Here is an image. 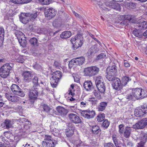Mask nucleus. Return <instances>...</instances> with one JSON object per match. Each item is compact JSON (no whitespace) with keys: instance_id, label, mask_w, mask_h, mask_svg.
I'll use <instances>...</instances> for the list:
<instances>
[{"instance_id":"nucleus-1","label":"nucleus","mask_w":147,"mask_h":147,"mask_svg":"<svg viewBox=\"0 0 147 147\" xmlns=\"http://www.w3.org/2000/svg\"><path fill=\"white\" fill-rule=\"evenodd\" d=\"M83 38L82 35L78 34L74 38H71V41L73 44V47L74 50L81 47L83 43Z\"/></svg>"},{"instance_id":"nucleus-2","label":"nucleus","mask_w":147,"mask_h":147,"mask_svg":"<svg viewBox=\"0 0 147 147\" xmlns=\"http://www.w3.org/2000/svg\"><path fill=\"white\" fill-rule=\"evenodd\" d=\"M107 74L106 76L109 80H112L116 75L117 72V67L114 64L109 66L107 68Z\"/></svg>"},{"instance_id":"nucleus-3","label":"nucleus","mask_w":147,"mask_h":147,"mask_svg":"<svg viewBox=\"0 0 147 147\" xmlns=\"http://www.w3.org/2000/svg\"><path fill=\"white\" fill-rule=\"evenodd\" d=\"M105 5L106 7H103V6H101V7L103 10L106 11H109L111 9V8H113L118 11H120L121 10L119 4L116 2H107L106 3Z\"/></svg>"},{"instance_id":"nucleus-4","label":"nucleus","mask_w":147,"mask_h":147,"mask_svg":"<svg viewBox=\"0 0 147 147\" xmlns=\"http://www.w3.org/2000/svg\"><path fill=\"white\" fill-rule=\"evenodd\" d=\"M134 96L137 99L143 98L147 96L146 91L140 88H136L132 90Z\"/></svg>"},{"instance_id":"nucleus-5","label":"nucleus","mask_w":147,"mask_h":147,"mask_svg":"<svg viewBox=\"0 0 147 147\" xmlns=\"http://www.w3.org/2000/svg\"><path fill=\"white\" fill-rule=\"evenodd\" d=\"M53 76L51 78V84L53 88L56 87L57 85L58 82L62 76L61 73L60 71H56L53 73Z\"/></svg>"},{"instance_id":"nucleus-6","label":"nucleus","mask_w":147,"mask_h":147,"mask_svg":"<svg viewBox=\"0 0 147 147\" xmlns=\"http://www.w3.org/2000/svg\"><path fill=\"white\" fill-rule=\"evenodd\" d=\"M38 95V88L35 87H32L29 89L28 91V96L30 101L34 103L36 100Z\"/></svg>"},{"instance_id":"nucleus-7","label":"nucleus","mask_w":147,"mask_h":147,"mask_svg":"<svg viewBox=\"0 0 147 147\" xmlns=\"http://www.w3.org/2000/svg\"><path fill=\"white\" fill-rule=\"evenodd\" d=\"M51 136L45 135L44 140L42 141V145L43 147H53L57 144V142L55 140H53Z\"/></svg>"},{"instance_id":"nucleus-8","label":"nucleus","mask_w":147,"mask_h":147,"mask_svg":"<svg viewBox=\"0 0 147 147\" xmlns=\"http://www.w3.org/2000/svg\"><path fill=\"white\" fill-rule=\"evenodd\" d=\"M12 67L8 63L4 65L0 68V76L3 78H6L9 74L10 70L11 69Z\"/></svg>"},{"instance_id":"nucleus-9","label":"nucleus","mask_w":147,"mask_h":147,"mask_svg":"<svg viewBox=\"0 0 147 147\" xmlns=\"http://www.w3.org/2000/svg\"><path fill=\"white\" fill-rule=\"evenodd\" d=\"M16 36L18 38L20 45L22 47H26L27 44L26 38L22 32L19 30H16L15 32Z\"/></svg>"},{"instance_id":"nucleus-10","label":"nucleus","mask_w":147,"mask_h":147,"mask_svg":"<svg viewBox=\"0 0 147 147\" xmlns=\"http://www.w3.org/2000/svg\"><path fill=\"white\" fill-rule=\"evenodd\" d=\"M11 89L14 94L21 97H24L25 94L22 90L17 85L13 84L11 87Z\"/></svg>"},{"instance_id":"nucleus-11","label":"nucleus","mask_w":147,"mask_h":147,"mask_svg":"<svg viewBox=\"0 0 147 147\" xmlns=\"http://www.w3.org/2000/svg\"><path fill=\"white\" fill-rule=\"evenodd\" d=\"M147 125V118H145L137 122L133 125V128L136 129L144 128Z\"/></svg>"},{"instance_id":"nucleus-12","label":"nucleus","mask_w":147,"mask_h":147,"mask_svg":"<svg viewBox=\"0 0 147 147\" xmlns=\"http://www.w3.org/2000/svg\"><path fill=\"white\" fill-rule=\"evenodd\" d=\"M44 13L45 17L50 19L55 16L57 11L53 8L51 7L45 8Z\"/></svg>"},{"instance_id":"nucleus-13","label":"nucleus","mask_w":147,"mask_h":147,"mask_svg":"<svg viewBox=\"0 0 147 147\" xmlns=\"http://www.w3.org/2000/svg\"><path fill=\"white\" fill-rule=\"evenodd\" d=\"M112 80L109 81H113L112 85L114 88L118 90H120L122 88L123 86L122 85L121 81L119 78L116 77H115Z\"/></svg>"},{"instance_id":"nucleus-14","label":"nucleus","mask_w":147,"mask_h":147,"mask_svg":"<svg viewBox=\"0 0 147 147\" xmlns=\"http://www.w3.org/2000/svg\"><path fill=\"white\" fill-rule=\"evenodd\" d=\"M68 116L70 121L73 123L78 124L81 123L82 122V120L79 117L75 114L70 113L68 114Z\"/></svg>"},{"instance_id":"nucleus-15","label":"nucleus","mask_w":147,"mask_h":147,"mask_svg":"<svg viewBox=\"0 0 147 147\" xmlns=\"http://www.w3.org/2000/svg\"><path fill=\"white\" fill-rule=\"evenodd\" d=\"M81 116L85 118L89 119L93 118L95 115L94 111H90L89 110L83 111L81 113Z\"/></svg>"},{"instance_id":"nucleus-16","label":"nucleus","mask_w":147,"mask_h":147,"mask_svg":"<svg viewBox=\"0 0 147 147\" xmlns=\"http://www.w3.org/2000/svg\"><path fill=\"white\" fill-rule=\"evenodd\" d=\"M22 76L24 77L25 82H29L32 80L33 75L30 71H25L23 73Z\"/></svg>"},{"instance_id":"nucleus-17","label":"nucleus","mask_w":147,"mask_h":147,"mask_svg":"<svg viewBox=\"0 0 147 147\" xmlns=\"http://www.w3.org/2000/svg\"><path fill=\"white\" fill-rule=\"evenodd\" d=\"M121 20H127L131 22L135 23L136 22V18L134 16L131 15H125L121 16Z\"/></svg>"},{"instance_id":"nucleus-18","label":"nucleus","mask_w":147,"mask_h":147,"mask_svg":"<svg viewBox=\"0 0 147 147\" xmlns=\"http://www.w3.org/2000/svg\"><path fill=\"white\" fill-rule=\"evenodd\" d=\"M5 96L9 101L12 102H17L20 99L19 97L9 94H6Z\"/></svg>"},{"instance_id":"nucleus-19","label":"nucleus","mask_w":147,"mask_h":147,"mask_svg":"<svg viewBox=\"0 0 147 147\" xmlns=\"http://www.w3.org/2000/svg\"><path fill=\"white\" fill-rule=\"evenodd\" d=\"M84 87L87 91H90L94 89L92 82L90 80L85 81L84 84Z\"/></svg>"},{"instance_id":"nucleus-20","label":"nucleus","mask_w":147,"mask_h":147,"mask_svg":"<svg viewBox=\"0 0 147 147\" xmlns=\"http://www.w3.org/2000/svg\"><path fill=\"white\" fill-rule=\"evenodd\" d=\"M27 13H22L20 16V21L23 23L26 24L29 21V18Z\"/></svg>"},{"instance_id":"nucleus-21","label":"nucleus","mask_w":147,"mask_h":147,"mask_svg":"<svg viewBox=\"0 0 147 147\" xmlns=\"http://www.w3.org/2000/svg\"><path fill=\"white\" fill-rule=\"evenodd\" d=\"M113 140L116 147H121V143L120 141L117 139L116 135H113L112 136Z\"/></svg>"},{"instance_id":"nucleus-22","label":"nucleus","mask_w":147,"mask_h":147,"mask_svg":"<svg viewBox=\"0 0 147 147\" xmlns=\"http://www.w3.org/2000/svg\"><path fill=\"white\" fill-rule=\"evenodd\" d=\"M71 33L70 31H65L63 32L60 35V37L63 39H66L70 37Z\"/></svg>"},{"instance_id":"nucleus-23","label":"nucleus","mask_w":147,"mask_h":147,"mask_svg":"<svg viewBox=\"0 0 147 147\" xmlns=\"http://www.w3.org/2000/svg\"><path fill=\"white\" fill-rule=\"evenodd\" d=\"M137 26L139 28V30H145L147 28V22L145 21L140 22L137 25Z\"/></svg>"},{"instance_id":"nucleus-24","label":"nucleus","mask_w":147,"mask_h":147,"mask_svg":"<svg viewBox=\"0 0 147 147\" xmlns=\"http://www.w3.org/2000/svg\"><path fill=\"white\" fill-rule=\"evenodd\" d=\"M91 67H88L84 69V72L85 75L90 77L93 76L92 74V70Z\"/></svg>"},{"instance_id":"nucleus-25","label":"nucleus","mask_w":147,"mask_h":147,"mask_svg":"<svg viewBox=\"0 0 147 147\" xmlns=\"http://www.w3.org/2000/svg\"><path fill=\"white\" fill-rule=\"evenodd\" d=\"M75 63L79 65H82L84 62L85 59L83 57L77 58L74 59Z\"/></svg>"},{"instance_id":"nucleus-26","label":"nucleus","mask_w":147,"mask_h":147,"mask_svg":"<svg viewBox=\"0 0 147 147\" xmlns=\"http://www.w3.org/2000/svg\"><path fill=\"white\" fill-rule=\"evenodd\" d=\"M37 12L36 11L32 13H27L26 15L28 17V18L31 20L32 21L34 20L37 16Z\"/></svg>"},{"instance_id":"nucleus-27","label":"nucleus","mask_w":147,"mask_h":147,"mask_svg":"<svg viewBox=\"0 0 147 147\" xmlns=\"http://www.w3.org/2000/svg\"><path fill=\"white\" fill-rule=\"evenodd\" d=\"M107 102H102L100 103V105L98 106V111H102L104 110L107 105Z\"/></svg>"},{"instance_id":"nucleus-28","label":"nucleus","mask_w":147,"mask_h":147,"mask_svg":"<svg viewBox=\"0 0 147 147\" xmlns=\"http://www.w3.org/2000/svg\"><path fill=\"white\" fill-rule=\"evenodd\" d=\"M57 110L58 113L62 115H65L66 114V110L63 107L58 106L56 108Z\"/></svg>"},{"instance_id":"nucleus-29","label":"nucleus","mask_w":147,"mask_h":147,"mask_svg":"<svg viewBox=\"0 0 147 147\" xmlns=\"http://www.w3.org/2000/svg\"><path fill=\"white\" fill-rule=\"evenodd\" d=\"M131 129L130 127H126L125 131L124 132L123 135L126 138H128L131 134Z\"/></svg>"},{"instance_id":"nucleus-30","label":"nucleus","mask_w":147,"mask_h":147,"mask_svg":"<svg viewBox=\"0 0 147 147\" xmlns=\"http://www.w3.org/2000/svg\"><path fill=\"white\" fill-rule=\"evenodd\" d=\"M96 53V51L95 48L92 47L89 49L86 54L89 57H90L91 55H94Z\"/></svg>"},{"instance_id":"nucleus-31","label":"nucleus","mask_w":147,"mask_h":147,"mask_svg":"<svg viewBox=\"0 0 147 147\" xmlns=\"http://www.w3.org/2000/svg\"><path fill=\"white\" fill-rule=\"evenodd\" d=\"M29 42L30 44L33 46H37L38 45V40L34 37L31 38L29 40Z\"/></svg>"},{"instance_id":"nucleus-32","label":"nucleus","mask_w":147,"mask_h":147,"mask_svg":"<svg viewBox=\"0 0 147 147\" xmlns=\"http://www.w3.org/2000/svg\"><path fill=\"white\" fill-rule=\"evenodd\" d=\"M99 92L101 93H104L105 90V86L104 83H101L100 85L97 86Z\"/></svg>"},{"instance_id":"nucleus-33","label":"nucleus","mask_w":147,"mask_h":147,"mask_svg":"<svg viewBox=\"0 0 147 147\" xmlns=\"http://www.w3.org/2000/svg\"><path fill=\"white\" fill-rule=\"evenodd\" d=\"M140 138L141 140V141L145 143L147 140V134L144 132H142L141 133Z\"/></svg>"},{"instance_id":"nucleus-34","label":"nucleus","mask_w":147,"mask_h":147,"mask_svg":"<svg viewBox=\"0 0 147 147\" xmlns=\"http://www.w3.org/2000/svg\"><path fill=\"white\" fill-rule=\"evenodd\" d=\"M4 31L3 28L2 27H0V45L3 42L4 37Z\"/></svg>"},{"instance_id":"nucleus-35","label":"nucleus","mask_w":147,"mask_h":147,"mask_svg":"<svg viewBox=\"0 0 147 147\" xmlns=\"http://www.w3.org/2000/svg\"><path fill=\"white\" fill-rule=\"evenodd\" d=\"M93 76L97 74L99 71V69L96 66H91Z\"/></svg>"},{"instance_id":"nucleus-36","label":"nucleus","mask_w":147,"mask_h":147,"mask_svg":"<svg viewBox=\"0 0 147 147\" xmlns=\"http://www.w3.org/2000/svg\"><path fill=\"white\" fill-rule=\"evenodd\" d=\"M92 131L94 134H98L100 131L99 127L96 125L92 127Z\"/></svg>"},{"instance_id":"nucleus-37","label":"nucleus","mask_w":147,"mask_h":147,"mask_svg":"<svg viewBox=\"0 0 147 147\" xmlns=\"http://www.w3.org/2000/svg\"><path fill=\"white\" fill-rule=\"evenodd\" d=\"M131 80L129 77L127 76H123L122 79V85L123 86H125L129 80Z\"/></svg>"},{"instance_id":"nucleus-38","label":"nucleus","mask_w":147,"mask_h":147,"mask_svg":"<svg viewBox=\"0 0 147 147\" xmlns=\"http://www.w3.org/2000/svg\"><path fill=\"white\" fill-rule=\"evenodd\" d=\"M38 78L37 77L35 76L32 80V83L34 84L32 87H35L38 88L39 87L38 84Z\"/></svg>"},{"instance_id":"nucleus-39","label":"nucleus","mask_w":147,"mask_h":147,"mask_svg":"<svg viewBox=\"0 0 147 147\" xmlns=\"http://www.w3.org/2000/svg\"><path fill=\"white\" fill-rule=\"evenodd\" d=\"M134 115L136 117H141L144 115L142 110L141 109L139 110L136 109L134 111Z\"/></svg>"},{"instance_id":"nucleus-40","label":"nucleus","mask_w":147,"mask_h":147,"mask_svg":"<svg viewBox=\"0 0 147 147\" xmlns=\"http://www.w3.org/2000/svg\"><path fill=\"white\" fill-rule=\"evenodd\" d=\"M42 107L43 108V109L44 111L45 112H46L47 113H49V114L52 115L51 113H49V112L52 109L50 108V107H49L46 104H44L42 105Z\"/></svg>"},{"instance_id":"nucleus-41","label":"nucleus","mask_w":147,"mask_h":147,"mask_svg":"<svg viewBox=\"0 0 147 147\" xmlns=\"http://www.w3.org/2000/svg\"><path fill=\"white\" fill-rule=\"evenodd\" d=\"M4 123L7 128H9L12 127V123L10 120L6 119L5 120Z\"/></svg>"},{"instance_id":"nucleus-42","label":"nucleus","mask_w":147,"mask_h":147,"mask_svg":"<svg viewBox=\"0 0 147 147\" xmlns=\"http://www.w3.org/2000/svg\"><path fill=\"white\" fill-rule=\"evenodd\" d=\"M105 114L104 113L99 114L97 117V121L99 122L102 121L105 119Z\"/></svg>"},{"instance_id":"nucleus-43","label":"nucleus","mask_w":147,"mask_h":147,"mask_svg":"<svg viewBox=\"0 0 147 147\" xmlns=\"http://www.w3.org/2000/svg\"><path fill=\"white\" fill-rule=\"evenodd\" d=\"M53 25L55 27H59L61 24V22L60 20L56 19L53 22Z\"/></svg>"},{"instance_id":"nucleus-44","label":"nucleus","mask_w":147,"mask_h":147,"mask_svg":"<svg viewBox=\"0 0 147 147\" xmlns=\"http://www.w3.org/2000/svg\"><path fill=\"white\" fill-rule=\"evenodd\" d=\"M102 78L100 76H97L96 78L95 81V83L96 87L100 85L101 83H104L103 82H102L101 79Z\"/></svg>"},{"instance_id":"nucleus-45","label":"nucleus","mask_w":147,"mask_h":147,"mask_svg":"<svg viewBox=\"0 0 147 147\" xmlns=\"http://www.w3.org/2000/svg\"><path fill=\"white\" fill-rule=\"evenodd\" d=\"M132 33L135 36L138 37H141L142 36V33L139 32L138 30H134Z\"/></svg>"},{"instance_id":"nucleus-46","label":"nucleus","mask_w":147,"mask_h":147,"mask_svg":"<svg viewBox=\"0 0 147 147\" xmlns=\"http://www.w3.org/2000/svg\"><path fill=\"white\" fill-rule=\"evenodd\" d=\"M110 123L107 119L105 120L102 123V127L107 129L109 127Z\"/></svg>"},{"instance_id":"nucleus-47","label":"nucleus","mask_w":147,"mask_h":147,"mask_svg":"<svg viewBox=\"0 0 147 147\" xmlns=\"http://www.w3.org/2000/svg\"><path fill=\"white\" fill-rule=\"evenodd\" d=\"M40 3L42 5H48L51 3V0H39Z\"/></svg>"},{"instance_id":"nucleus-48","label":"nucleus","mask_w":147,"mask_h":147,"mask_svg":"<svg viewBox=\"0 0 147 147\" xmlns=\"http://www.w3.org/2000/svg\"><path fill=\"white\" fill-rule=\"evenodd\" d=\"M93 93L94 95L98 99H100L101 98V96L99 92L96 90H94L93 91Z\"/></svg>"},{"instance_id":"nucleus-49","label":"nucleus","mask_w":147,"mask_h":147,"mask_svg":"<svg viewBox=\"0 0 147 147\" xmlns=\"http://www.w3.org/2000/svg\"><path fill=\"white\" fill-rule=\"evenodd\" d=\"M124 125L123 124H120L119 125V131L120 133L122 134L123 132V127Z\"/></svg>"},{"instance_id":"nucleus-50","label":"nucleus","mask_w":147,"mask_h":147,"mask_svg":"<svg viewBox=\"0 0 147 147\" xmlns=\"http://www.w3.org/2000/svg\"><path fill=\"white\" fill-rule=\"evenodd\" d=\"M10 1L15 4H22V0H10Z\"/></svg>"},{"instance_id":"nucleus-51","label":"nucleus","mask_w":147,"mask_h":147,"mask_svg":"<svg viewBox=\"0 0 147 147\" xmlns=\"http://www.w3.org/2000/svg\"><path fill=\"white\" fill-rule=\"evenodd\" d=\"M74 133L72 131L69 130L66 132V134L68 137H70L73 135Z\"/></svg>"},{"instance_id":"nucleus-52","label":"nucleus","mask_w":147,"mask_h":147,"mask_svg":"<svg viewBox=\"0 0 147 147\" xmlns=\"http://www.w3.org/2000/svg\"><path fill=\"white\" fill-rule=\"evenodd\" d=\"M106 55L104 53H102L98 55L96 58V60L99 59H101L103 58V57H105Z\"/></svg>"},{"instance_id":"nucleus-53","label":"nucleus","mask_w":147,"mask_h":147,"mask_svg":"<svg viewBox=\"0 0 147 147\" xmlns=\"http://www.w3.org/2000/svg\"><path fill=\"white\" fill-rule=\"evenodd\" d=\"M75 144H76V147H79L82 145V142L80 140H78Z\"/></svg>"},{"instance_id":"nucleus-54","label":"nucleus","mask_w":147,"mask_h":147,"mask_svg":"<svg viewBox=\"0 0 147 147\" xmlns=\"http://www.w3.org/2000/svg\"><path fill=\"white\" fill-rule=\"evenodd\" d=\"M104 147H115L114 145L111 143H108L105 144L104 145Z\"/></svg>"},{"instance_id":"nucleus-55","label":"nucleus","mask_w":147,"mask_h":147,"mask_svg":"<svg viewBox=\"0 0 147 147\" xmlns=\"http://www.w3.org/2000/svg\"><path fill=\"white\" fill-rule=\"evenodd\" d=\"M74 63H75L74 59L71 60L70 61L68 64L69 67L70 69L71 68L73 67V65H74Z\"/></svg>"},{"instance_id":"nucleus-56","label":"nucleus","mask_w":147,"mask_h":147,"mask_svg":"<svg viewBox=\"0 0 147 147\" xmlns=\"http://www.w3.org/2000/svg\"><path fill=\"white\" fill-rule=\"evenodd\" d=\"M73 12L76 17H78L80 19H82V16H81L79 14L76 12L74 11H73Z\"/></svg>"},{"instance_id":"nucleus-57","label":"nucleus","mask_w":147,"mask_h":147,"mask_svg":"<svg viewBox=\"0 0 147 147\" xmlns=\"http://www.w3.org/2000/svg\"><path fill=\"white\" fill-rule=\"evenodd\" d=\"M69 130L72 131L74 132L75 129V127L74 125L72 124H70L69 125Z\"/></svg>"},{"instance_id":"nucleus-58","label":"nucleus","mask_w":147,"mask_h":147,"mask_svg":"<svg viewBox=\"0 0 147 147\" xmlns=\"http://www.w3.org/2000/svg\"><path fill=\"white\" fill-rule=\"evenodd\" d=\"M133 96L131 94H129L126 95V98L127 99H128L129 100H131L133 98Z\"/></svg>"},{"instance_id":"nucleus-59","label":"nucleus","mask_w":147,"mask_h":147,"mask_svg":"<svg viewBox=\"0 0 147 147\" xmlns=\"http://www.w3.org/2000/svg\"><path fill=\"white\" fill-rule=\"evenodd\" d=\"M51 131H54L56 130V127L53 124H51L50 126Z\"/></svg>"},{"instance_id":"nucleus-60","label":"nucleus","mask_w":147,"mask_h":147,"mask_svg":"<svg viewBox=\"0 0 147 147\" xmlns=\"http://www.w3.org/2000/svg\"><path fill=\"white\" fill-rule=\"evenodd\" d=\"M145 143L140 141V143H138V145L137 146V147H143L144 144Z\"/></svg>"},{"instance_id":"nucleus-61","label":"nucleus","mask_w":147,"mask_h":147,"mask_svg":"<svg viewBox=\"0 0 147 147\" xmlns=\"http://www.w3.org/2000/svg\"><path fill=\"white\" fill-rule=\"evenodd\" d=\"M80 104L83 106V107H85L86 105H88L87 103L86 102V101H82L81 102Z\"/></svg>"},{"instance_id":"nucleus-62","label":"nucleus","mask_w":147,"mask_h":147,"mask_svg":"<svg viewBox=\"0 0 147 147\" xmlns=\"http://www.w3.org/2000/svg\"><path fill=\"white\" fill-rule=\"evenodd\" d=\"M19 120L22 123L25 122H26L28 121V119L25 118H21L19 119Z\"/></svg>"},{"instance_id":"nucleus-63","label":"nucleus","mask_w":147,"mask_h":147,"mask_svg":"<svg viewBox=\"0 0 147 147\" xmlns=\"http://www.w3.org/2000/svg\"><path fill=\"white\" fill-rule=\"evenodd\" d=\"M32 0H22V4L28 3L31 1Z\"/></svg>"},{"instance_id":"nucleus-64","label":"nucleus","mask_w":147,"mask_h":147,"mask_svg":"<svg viewBox=\"0 0 147 147\" xmlns=\"http://www.w3.org/2000/svg\"><path fill=\"white\" fill-rule=\"evenodd\" d=\"M60 65V63L59 62L56 61H55L54 64V65L56 67H59Z\"/></svg>"}]
</instances>
